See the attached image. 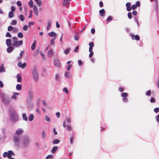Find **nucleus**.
<instances>
[{
	"label": "nucleus",
	"mask_w": 159,
	"mask_h": 159,
	"mask_svg": "<svg viewBox=\"0 0 159 159\" xmlns=\"http://www.w3.org/2000/svg\"><path fill=\"white\" fill-rule=\"evenodd\" d=\"M54 64L58 68H60V63L59 61L57 59H56L54 61Z\"/></svg>",
	"instance_id": "nucleus-11"
},
{
	"label": "nucleus",
	"mask_w": 159,
	"mask_h": 159,
	"mask_svg": "<svg viewBox=\"0 0 159 159\" xmlns=\"http://www.w3.org/2000/svg\"><path fill=\"white\" fill-rule=\"evenodd\" d=\"M155 99L153 98H151L150 100V102L152 103H154L155 102Z\"/></svg>",
	"instance_id": "nucleus-58"
},
{
	"label": "nucleus",
	"mask_w": 159,
	"mask_h": 159,
	"mask_svg": "<svg viewBox=\"0 0 159 159\" xmlns=\"http://www.w3.org/2000/svg\"><path fill=\"white\" fill-rule=\"evenodd\" d=\"M24 132V130L22 128L18 129L16 131L15 134V135H18L19 136L22 134Z\"/></svg>",
	"instance_id": "nucleus-9"
},
{
	"label": "nucleus",
	"mask_w": 159,
	"mask_h": 159,
	"mask_svg": "<svg viewBox=\"0 0 159 159\" xmlns=\"http://www.w3.org/2000/svg\"><path fill=\"white\" fill-rule=\"evenodd\" d=\"M10 116L11 120L12 121H15L17 120V115L15 110H11L10 111Z\"/></svg>",
	"instance_id": "nucleus-6"
},
{
	"label": "nucleus",
	"mask_w": 159,
	"mask_h": 159,
	"mask_svg": "<svg viewBox=\"0 0 159 159\" xmlns=\"http://www.w3.org/2000/svg\"><path fill=\"white\" fill-rule=\"evenodd\" d=\"M56 115L57 116V117L58 118H59L60 117V113L59 112H56Z\"/></svg>",
	"instance_id": "nucleus-60"
},
{
	"label": "nucleus",
	"mask_w": 159,
	"mask_h": 159,
	"mask_svg": "<svg viewBox=\"0 0 159 159\" xmlns=\"http://www.w3.org/2000/svg\"><path fill=\"white\" fill-rule=\"evenodd\" d=\"M70 51V48H68L66 49L64 51V53L66 54H67L68 53H69Z\"/></svg>",
	"instance_id": "nucleus-42"
},
{
	"label": "nucleus",
	"mask_w": 159,
	"mask_h": 159,
	"mask_svg": "<svg viewBox=\"0 0 159 159\" xmlns=\"http://www.w3.org/2000/svg\"><path fill=\"white\" fill-rule=\"evenodd\" d=\"M13 12L10 11L9 13L8 17L9 18H12L14 16V13Z\"/></svg>",
	"instance_id": "nucleus-31"
},
{
	"label": "nucleus",
	"mask_w": 159,
	"mask_h": 159,
	"mask_svg": "<svg viewBox=\"0 0 159 159\" xmlns=\"http://www.w3.org/2000/svg\"><path fill=\"white\" fill-rule=\"evenodd\" d=\"M128 16L129 19H131L132 18V14L131 12H129L128 14Z\"/></svg>",
	"instance_id": "nucleus-52"
},
{
	"label": "nucleus",
	"mask_w": 159,
	"mask_h": 159,
	"mask_svg": "<svg viewBox=\"0 0 159 159\" xmlns=\"http://www.w3.org/2000/svg\"><path fill=\"white\" fill-rule=\"evenodd\" d=\"M140 6V3L139 1H137L136 2L135 4H134L132 5L131 7L132 9L133 10L135 9L137 7H139Z\"/></svg>",
	"instance_id": "nucleus-12"
},
{
	"label": "nucleus",
	"mask_w": 159,
	"mask_h": 159,
	"mask_svg": "<svg viewBox=\"0 0 159 159\" xmlns=\"http://www.w3.org/2000/svg\"><path fill=\"white\" fill-rule=\"evenodd\" d=\"M53 156L52 155H48L46 157L45 159H52L53 158Z\"/></svg>",
	"instance_id": "nucleus-44"
},
{
	"label": "nucleus",
	"mask_w": 159,
	"mask_h": 159,
	"mask_svg": "<svg viewBox=\"0 0 159 159\" xmlns=\"http://www.w3.org/2000/svg\"><path fill=\"white\" fill-rule=\"evenodd\" d=\"M19 18L21 21H23L25 20L24 16L22 15H20Z\"/></svg>",
	"instance_id": "nucleus-38"
},
{
	"label": "nucleus",
	"mask_w": 159,
	"mask_h": 159,
	"mask_svg": "<svg viewBox=\"0 0 159 159\" xmlns=\"http://www.w3.org/2000/svg\"><path fill=\"white\" fill-rule=\"evenodd\" d=\"M8 153L7 152H4L3 154V156L4 157H8Z\"/></svg>",
	"instance_id": "nucleus-53"
},
{
	"label": "nucleus",
	"mask_w": 159,
	"mask_h": 159,
	"mask_svg": "<svg viewBox=\"0 0 159 159\" xmlns=\"http://www.w3.org/2000/svg\"><path fill=\"white\" fill-rule=\"evenodd\" d=\"M18 38L14 37L12 38V45L15 47H18L21 45L23 43L22 40L17 41Z\"/></svg>",
	"instance_id": "nucleus-4"
},
{
	"label": "nucleus",
	"mask_w": 159,
	"mask_h": 159,
	"mask_svg": "<svg viewBox=\"0 0 159 159\" xmlns=\"http://www.w3.org/2000/svg\"><path fill=\"white\" fill-rule=\"evenodd\" d=\"M112 20V17L111 16H109L107 19V23L109 22L110 21Z\"/></svg>",
	"instance_id": "nucleus-39"
},
{
	"label": "nucleus",
	"mask_w": 159,
	"mask_h": 159,
	"mask_svg": "<svg viewBox=\"0 0 159 159\" xmlns=\"http://www.w3.org/2000/svg\"><path fill=\"white\" fill-rule=\"evenodd\" d=\"M29 139L27 137H25L22 140L21 143V147L23 148H26L29 145Z\"/></svg>",
	"instance_id": "nucleus-5"
},
{
	"label": "nucleus",
	"mask_w": 159,
	"mask_h": 159,
	"mask_svg": "<svg viewBox=\"0 0 159 159\" xmlns=\"http://www.w3.org/2000/svg\"><path fill=\"white\" fill-rule=\"evenodd\" d=\"M52 22L51 21H49L48 22V24L47 27V30H49L51 26Z\"/></svg>",
	"instance_id": "nucleus-21"
},
{
	"label": "nucleus",
	"mask_w": 159,
	"mask_h": 159,
	"mask_svg": "<svg viewBox=\"0 0 159 159\" xmlns=\"http://www.w3.org/2000/svg\"><path fill=\"white\" fill-rule=\"evenodd\" d=\"M59 77L60 75L58 74H56L55 76V79L59 81Z\"/></svg>",
	"instance_id": "nucleus-51"
},
{
	"label": "nucleus",
	"mask_w": 159,
	"mask_h": 159,
	"mask_svg": "<svg viewBox=\"0 0 159 159\" xmlns=\"http://www.w3.org/2000/svg\"><path fill=\"white\" fill-rule=\"evenodd\" d=\"M48 35L51 37H53L54 39H56L57 37V34L56 33L53 31H52L48 34Z\"/></svg>",
	"instance_id": "nucleus-13"
},
{
	"label": "nucleus",
	"mask_w": 159,
	"mask_h": 159,
	"mask_svg": "<svg viewBox=\"0 0 159 159\" xmlns=\"http://www.w3.org/2000/svg\"><path fill=\"white\" fill-rule=\"evenodd\" d=\"M14 155V153L12 151L9 150L8 151V158H10L11 157V156H13Z\"/></svg>",
	"instance_id": "nucleus-17"
},
{
	"label": "nucleus",
	"mask_w": 159,
	"mask_h": 159,
	"mask_svg": "<svg viewBox=\"0 0 159 159\" xmlns=\"http://www.w3.org/2000/svg\"><path fill=\"white\" fill-rule=\"evenodd\" d=\"M104 12H105V10L103 9L100 10L99 11L100 14V16H102L104 15Z\"/></svg>",
	"instance_id": "nucleus-28"
},
{
	"label": "nucleus",
	"mask_w": 159,
	"mask_h": 159,
	"mask_svg": "<svg viewBox=\"0 0 159 159\" xmlns=\"http://www.w3.org/2000/svg\"><path fill=\"white\" fill-rule=\"evenodd\" d=\"M5 71L4 68L3 66V65H1L0 66V72H4Z\"/></svg>",
	"instance_id": "nucleus-33"
},
{
	"label": "nucleus",
	"mask_w": 159,
	"mask_h": 159,
	"mask_svg": "<svg viewBox=\"0 0 159 159\" xmlns=\"http://www.w3.org/2000/svg\"><path fill=\"white\" fill-rule=\"evenodd\" d=\"M17 78V81L18 82H20L21 81V78L19 74H17L16 75Z\"/></svg>",
	"instance_id": "nucleus-24"
},
{
	"label": "nucleus",
	"mask_w": 159,
	"mask_h": 159,
	"mask_svg": "<svg viewBox=\"0 0 159 159\" xmlns=\"http://www.w3.org/2000/svg\"><path fill=\"white\" fill-rule=\"evenodd\" d=\"M53 55V52L52 49H50L48 51V56L49 57H51Z\"/></svg>",
	"instance_id": "nucleus-16"
},
{
	"label": "nucleus",
	"mask_w": 159,
	"mask_h": 159,
	"mask_svg": "<svg viewBox=\"0 0 159 159\" xmlns=\"http://www.w3.org/2000/svg\"><path fill=\"white\" fill-rule=\"evenodd\" d=\"M66 120L67 122L70 123L71 122V118L70 117H67Z\"/></svg>",
	"instance_id": "nucleus-54"
},
{
	"label": "nucleus",
	"mask_w": 159,
	"mask_h": 159,
	"mask_svg": "<svg viewBox=\"0 0 159 159\" xmlns=\"http://www.w3.org/2000/svg\"><path fill=\"white\" fill-rule=\"evenodd\" d=\"M28 5L30 7H32L33 6V3L32 0H30L28 2Z\"/></svg>",
	"instance_id": "nucleus-35"
},
{
	"label": "nucleus",
	"mask_w": 159,
	"mask_h": 159,
	"mask_svg": "<svg viewBox=\"0 0 159 159\" xmlns=\"http://www.w3.org/2000/svg\"><path fill=\"white\" fill-rule=\"evenodd\" d=\"M89 52H90V53L89 54V57H92L93 56V52L92 51V50H91V51H89Z\"/></svg>",
	"instance_id": "nucleus-46"
},
{
	"label": "nucleus",
	"mask_w": 159,
	"mask_h": 159,
	"mask_svg": "<svg viewBox=\"0 0 159 159\" xmlns=\"http://www.w3.org/2000/svg\"><path fill=\"white\" fill-rule=\"evenodd\" d=\"M39 53H40V54L42 55V57L43 58V59H44V54L43 53V52H42V51H39Z\"/></svg>",
	"instance_id": "nucleus-61"
},
{
	"label": "nucleus",
	"mask_w": 159,
	"mask_h": 159,
	"mask_svg": "<svg viewBox=\"0 0 159 159\" xmlns=\"http://www.w3.org/2000/svg\"><path fill=\"white\" fill-rule=\"evenodd\" d=\"M13 29V27L11 26H9L8 27L7 30L8 31H11Z\"/></svg>",
	"instance_id": "nucleus-49"
},
{
	"label": "nucleus",
	"mask_w": 159,
	"mask_h": 159,
	"mask_svg": "<svg viewBox=\"0 0 159 159\" xmlns=\"http://www.w3.org/2000/svg\"><path fill=\"white\" fill-rule=\"evenodd\" d=\"M150 2H152L153 1H155L156 3V8L157 9L158 7V2L157 1V0H150Z\"/></svg>",
	"instance_id": "nucleus-43"
},
{
	"label": "nucleus",
	"mask_w": 159,
	"mask_h": 159,
	"mask_svg": "<svg viewBox=\"0 0 159 159\" xmlns=\"http://www.w3.org/2000/svg\"><path fill=\"white\" fill-rule=\"evenodd\" d=\"M151 94V91L150 90H149L146 93V95L148 96H150Z\"/></svg>",
	"instance_id": "nucleus-57"
},
{
	"label": "nucleus",
	"mask_w": 159,
	"mask_h": 159,
	"mask_svg": "<svg viewBox=\"0 0 159 159\" xmlns=\"http://www.w3.org/2000/svg\"><path fill=\"white\" fill-rule=\"evenodd\" d=\"M63 91L67 94L68 93V90L66 88H64L63 89Z\"/></svg>",
	"instance_id": "nucleus-56"
},
{
	"label": "nucleus",
	"mask_w": 159,
	"mask_h": 159,
	"mask_svg": "<svg viewBox=\"0 0 159 159\" xmlns=\"http://www.w3.org/2000/svg\"><path fill=\"white\" fill-rule=\"evenodd\" d=\"M13 140L15 145L17 147L20 146V138L18 135H14L13 137Z\"/></svg>",
	"instance_id": "nucleus-3"
},
{
	"label": "nucleus",
	"mask_w": 159,
	"mask_h": 159,
	"mask_svg": "<svg viewBox=\"0 0 159 159\" xmlns=\"http://www.w3.org/2000/svg\"><path fill=\"white\" fill-rule=\"evenodd\" d=\"M22 116L23 120L25 121H27L28 120V118L26 114L25 113H23L22 115Z\"/></svg>",
	"instance_id": "nucleus-23"
},
{
	"label": "nucleus",
	"mask_w": 159,
	"mask_h": 159,
	"mask_svg": "<svg viewBox=\"0 0 159 159\" xmlns=\"http://www.w3.org/2000/svg\"><path fill=\"white\" fill-rule=\"evenodd\" d=\"M44 119L46 121H47L48 122H50V118L47 116H45V118H44Z\"/></svg>",
	"instance_id": "nucleus-36"
},
{
	"label": "nucleus",
	"mask_w": 159,
	"mask_h": 159,
	"mask_svg": "<svg viewBox=\"0 0 159 159\" xmlns=\"http://www.w3.org/2000/svg\"><path fill=\"white\" fill-rule=\"evenodd\" d=\"M11 12H13L15 11L16 10L15 7L14 6H12L11 7Z\"/></svg>",
	"instance_id": "nucleus-55"
},
{
	"label": "nucleus",
	"mask_w": 159,
	"mask_h": 159,
	"mask_svg": "<svg viewBox=\"0 0 159 159\" xmlns=\"http://www.w3.org/2000/svg\"><path fill=\"white\" fill-rule=\"evenodd\" d=\"M33 11L35 14L37 16L38 15V11L36 6L34 5V6Z\"/></svg>",
	"instance_id": "nucleus-19"
},
{
	"label": "nucleus",
	"mask_w": 159,
	"mask_h": 159,
	"mask_svg": "<svg viewBox=\"0 0 159 159\" xmlns=\"http://www.w3.org/2000/svg\"><path fill=\"white\" fill-rule=\"evenodd\" d=\"M29 98L30 100H31L33 98V92L31 91H30L29 92Z\"/></svg>",
	"instance_id": "nucleus-25"
},
{
	"label": "nucleus",
	"mask_w": 159,
	"mask_h": 159,
	"mask_svg": "<svg viewBox=\"0 0 159 159\" xmlns=\"http://www.w3.org/2000/svg\"><path fill=\"white\" fill-rule=\"evenodd\" d=\"M55 39H51L50 41V44L52 45H54L55 43L54 40Z\"/></svg>",
	"instance_id": "nucleus-37"
},
{
	"label": "nucleus",
	"mask_w": 159,
	"mask_h": 159,
	"mask_svg": "<svg viewBox=\"0 0 159 159\" xmlns=\"http://www.w3.org/2000/svg\"><path fill=\"white\" fill-rule=\"evenodd\" d=\"M121 96L123 98V100L124 102H126L128 101V99L126 98L128 96V93H122L121 95Z\"/></svg>",
	"instance_id": "nucleus-7"
},
{
	"label": "nucleus",
	"mask_w": 159,
	"mask_h": 159,
	"mask_svg": "<svg viewBox=\"0 0 159 159\" xmlns=\"http://www.w3.org/2000/svg\"><path fill=\"white\" fill-rule=\"evenodd\" d=\"M32 74L34 80L35 82H38L39 80V74L38 72L37 67L36 66L34 67Z\"/></svg>",
	"instance_id": "nucleus-1"
},
{
	"label": "nucleus",
	"mask_w": 159,
	"mask_h": 159,
	"mask_svg": "<svg viewBox=\"0 0 159 159\" xmlns=\"http://www.w3.org/2000/svg\"><path fill=\"white\" fill-rule=\"evenodd\" d=\"M36 2L38 6H40L42 4V2L40 0H39Z\"/></svg>",
	"instance_id": "nucleus-45"
},
{
	"label": "nucleus",
	"mask_w": 159,
	"mask_h": 159,
	"mask_svg": "<svg viewBox=\"0 0 159 159\" xmlns=\"http://www.w3.org/2000/svg\"><path fill=\"white\" fill-rule=\"evenodd\" d=\"M89 45L90 46L89 48V51L93 50V48L94 46V44L93 43V42H90L89 43Z\"/></svg>",
	"instance_id": "nucleus-20"
},
{
	"label": "nucleus",
	"mask_w": 159,
	"mask_h": 159,
	"mask_svg": "<svg viewBox=\"0 0 159 159\" xmlns=\"http://www.w3.org/2000/svg\"><path fill=\"white\" fill-rule=\"evenodd\" d=\"M13 48L11 47H9L7 49V51L8 53L11 52L12 51Z\"/></svg>",
	"instance_id": "nucleus-27"
},
{
	"label": "nucleus",
	"mask_w": 159,
	"mask_h": 159,
	"mask_svg": "<svg viewBox=\"0 0 159 159\" xmlns=\"http://www.w3.org/2000/svg\"><path fill=\"white\" fill-rule=\"evenodd\" d=\"M18 37L21 38L23 37V35L21 32H19L17 34Z\"/></svg>",
	"instance_id": "nucleus-40"
},
{
	"label": "nucleus",
	"mask_w": 159,
	"mask_h": 159,
	"mask_svg": "<svg viewBox=\"0 0 159 159\" xmlns=\"http://www.w3.org/2000/svg\"><path fill=\"white\" fill-rule=\"evenodd\" d=\"M74 39L75 41H77L79 39V37L78 34H76L74 36Z\"/></svg>",
	"instance_id": "nucleus-41"
},
{
	"label": "nucleus",
	"mask_w": 159,
	"mask_h": 159,
	"mask_svg": "<svg viewBox=\"0 0 159 159\" xmlns=\"http://www.w3.org/2000/svg\"><path fill=\"white\" fill-rule=\"evenodd\" d=\"M131 38L132 40H134V39L136 40H139L140 38L138 35H136L135 36L133 34H131Z\"/></svg>",
	"instance_id": "nucleus-15"
},
{
	"label": "nucleus",
	"mask_w": 159,
	"mask_h": 159,
	"mask_svg": "<svg viewBox=\"0 0 159 159\" xmlns=\"http://www.w3.org/2000/svg\"><path fill=\"white\" fill-rule=\"evenodd\" d=\"M36 41L35 40L31 45V48L32 50H34L35 49L36 47Z\"/></svg>",
	"instance_id": "nucleus-22"
},
{
	"label": "nucleus",
	"mask_w": 159,
	"mask_h": 159,
	"mask_svg": "<svg viewBox=\"0 0 159 159\" xmlns=\"http://www.w3.org/2000/svg\"><path fill=\"white\" fill-rule=\"evenodd\" d=\"M58 147L57 146H55L53 147L52 150L51 152L53 153H54L57 150Z\"/></svg>",
	"instance_id": "nucleus-26"
},
{
	"label": "nucleus",
	"mask_w": 159,
	"mask_h": 159,
	"mask_svg": "<svg viewBox=\"0 0 159 159\" xmlns=\"http://www.w3.org/2000/svg\"><path fill=\"white\" fill-rule=\"evenodd\" d=\"M154 111L156 113H157L159 111V108L157 107L154 109Z\"/></svg>",
	"instance_id": "nucleus-59"
},
{
	"label": "nucleus",
	"mask_w": 159,
	"mask_h": 159,
	"mask_svg": "<svg viewBox=\"0 0 159 159\" xmlns=\"http://www.w3.org/2000/svg\"><path fill=\"white\" fill-rule=\"evenodd\" d=\"M74 141V137H71L70 139V143L71 144H72Z\"/></svg>",
	"instance_id": "nucleus-62"
},
{
	"label": "nucleus",
	"mask_w": 159,
	"mask_h": 159,
	"mask_svg": "<svg viewBox=\"0 0 159 159\" xmlns=\"http://www.w3.org/2000/svg\"><path fill=\"white\" fill-rule=\"evenodd\" d=\"M60 142V140L58 139H56L53 141V144H58Z\"/></svg>",
	"instance_id": "nucleus-32"
},
{
	"label": "nucleus",
	"mask_w": 159,
	"mask_h": 159,
	"mask_svg": "<svg viewBox=\"0 0 159 159\" xmlns=\"http://www.w3.org/2000/svg\"><path fill=\"white\" fill-rule=\"evenodd\" d=\"M18 66L19 67H20L21 68H24L26 66V64L25 63H24L22 64V62H19L18 64Z\"/></svg>",
	"instance_id": "nucleus-10"
},
{
	"label": "nucleus",
	"mask_w": 159,
	"mask_h": 159,
	"mask_svg": "<svg viewBox=\"0 0 159 159\" xmlns=\"http://www.w3.org/2000/svg\"><path fill=\"white\" fill-rule=\"evenodd\" d=\"M16 89L18 90H20L21 89V85L20 84H17L16 86Z\"/></svg>",
	"instance_id": "nucleus-34"
},
{
	"label": "nucleus",
	"mask_w": 159,
	"mask_h": 159,
	"mask_svg": "<svg viewBox=\"0 0 159 159\" xmlns=\"http://www.w3.org/2000/svg\"><path fill=\"white\" fill-rule=\"evenodd\" d=\"M17 23V21L16 20H14L12 21L11 24L12 25H16Z\"/></svg>",
	"instance_id": "nucleus-47"
},
{
	"label": "nucleus",
	"mask_w": 159,
	"mask_h": 159,
	"mask_svg": "<svg viewBox=\"0 0 159 159\" xmlns=\"http://www.w3.org/2000/svg\"><path fill=\"white\" fill-rule=\"evenodd\" d=\"M0 98L2 102L6 104H8L11 101L10 98L4 93H1Z\"/></svg>",
	"instance_id": "nucleus-2"
},
{
	"label": "nucleus",
	"mask_w": 159,
	"mask_h": 159,
	"mask_svg": "<svg viewBox=\"0 0 159 159\" xmlns=\"http://www.w3.org/2000/svg\"><path fill=\"white\" fill-rule=\"evenodd\" d=\"M34 118V116L33 114H30L29 116V119L30 121H32Z\"/></svg>",
	"instance_id": "nucleus-29"
},
{
	"label": "nucleus",
	"mask_w": 159,
	"mask_h": 159,
	"mask_svg": "<svg viewBox=\"0 0 159 159\" xmlns=\"http://www.w3.org/2000/svg\"><path fill=\"white\" fill-rule=\"evenodd\" d=\"M11 40L10 39H7L6 40V44L8 47L11 46Z\"/></svg>",
	"instance_id": "nucleus-18"
},
{
	"label": "nucleus",
	"mask_w": 159,
	"mask_h": 159,
	"mask_svg": "<svg viewBox=\"0 0 159 159\" xmlns=\"http://www.w3.org/2000/svg\"><path fill=\"white\" fill-rule=\"evenodd\" d=\"M42 136L43 138V139H45L46 138V135L44 130L42 131Z\"/></svg>",
	"instance_id": "nucleus-30"
},
{
	"label": "nucleus",
	"mask_w": 159,
	"mask_h": 159,
	"mask_svg": "<svg viewBox=\"0 0 159 159\" xmlns=\"http://www.w3.org/2000/svg\"><path fill=\"white\" fill-rule=\"evenodd\" d=\"M14 93L16 95H13L11 97V98L12 99H16L17 98V97L16 96V95H18V94L16 93Z\"/></svg>",
	"instance_id": "nucleus-48"
},
{
	"label": "nucleus",
	"mask_w": 159,
	"mask_h": 159,
	"mask_svg": "<svg viewBox=\"0 0 159 159\" xmlns=\"http://www.w3.org/2000/svg\"><path fill=\"white\" fill-rule=\"evenodd\" d=\"M28 26L26 25H24L23 27V29L24 30H26L28 29Z\"/></svg>",
	"instance_id": "nucleus-64"
},
{
	"label": "nucleus",
	"mask_w": 159,
	"mask_h": 159,
	"mask_svg": "<svg viewBox=\"0 0 159 159\" xmlns=\"http://www.w3.org/2000/svg\"><path fill=\"white\" fill-rule=\"evenodd\" d=\"M70 0H63L62 4L63 6L68 7L70 4Z\"/></svg>",
	"instance_id": "nucleus-8"
},
{
	"label": "nucleus",
	"mask_w": 159,
	"mask_h": 159,
	"mask_svg": "<svg viewBox=\"0 0 159 159\" xmlns=\"http://www.w3.org/2000/svg\"><path fill=\"white\" fill-rule=\"evenodd\" d=\"M6 36L7 37L11 38V35L9 32H7L6 34Z\"/></svg>",
	"instance_id": "nucleus-50"
},
{
	"label": "nucleus",
	"mask_w": 159,
	"mask_h": 159,
	"mask_svg": "<svg viewBox=\"0 0 159 159\" xmlns=\"http://www.w3.org/2000/svg\"><path fill=\"white\" fill-rule=\"evenodd\" d=\"M16 3H17V5L19 7H20L21 6V5H22L20 1H18Z\"/></svg>",
	"instance_id": "nucleus-63"
},
{
	"label": "nucleus",
	"mask_w": 159,
	"mask_h": 159,
	"mask_svg": "<svg viewBox=\"0 0 159 159\" xmlns=\"http://www.w3.org/2000/svg\"><path fill=\"white\" fill-rule=\"evenodd\" d=\"M131 3L128 2L126 3V6L127 7V10L128 11H130L132 10L131 7L130 6Z\"/></svg>",
	"instance_id": "nucleus-14"
}]
</instances>
